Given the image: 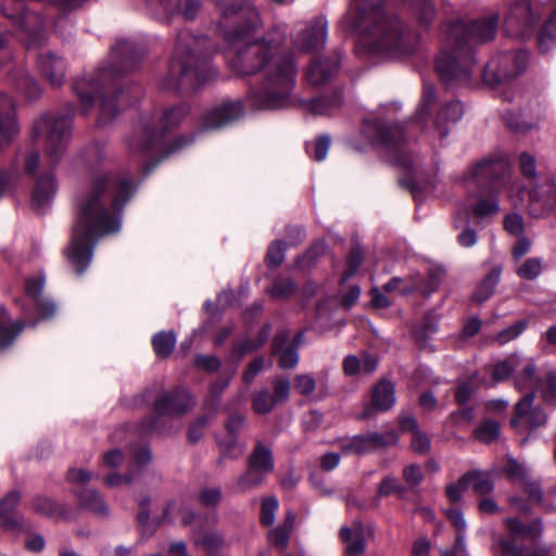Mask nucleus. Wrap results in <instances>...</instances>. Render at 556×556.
I'll list each match as a JSON object with an SVG mask.
<instances>
[{
	"instance_id": "1",
	"label": "nucleus",
	"mask_w": 556,
	"mask_h": 556,
	"mask_svg": "<svg viewBox=\"0 0 556 556\" xmlns=\"http://www.w3.org/2000/svg\"><path fill=\"white\" fill-rule=\"evenodd\" d=\"M129 173H94L88 192L79 202L71 242L65 250L78 275L90 265L98 240L119 231L123 206L136 191Z\"/></svg>"
},
{
	"instance_id": "2",
	"label": "nucleus",
	"mask_w": 556,
	"mask_h": 556,
	"mask_svg": "<svg viewBox=\"0 0 556 556\" xmlns=\"http://www.w3.org/2000/svg\"><path fill=\"white\" fill-rule=\"evenodd\" d=\"M220 13L219 26L229 42V65L238 75L262 72L267 61L280 48V42L267 36L256 37L260 25L256 10L243 0H213Z\"/></svg>"
},
{
	"instance_id": "3",
	"label": "nucleus",
	"mask_w": 556,
	"mask_h": 556,
	"mask_svg": "<svg viewBox=\"0 0 556 556\" xmlns=\"http://www.w3.org/2000/svg\"><path fill=\"white\" fill-rule=\"evenodd\" d=\"M498 25V15L491 14L471 21H456L444 29L445 41L435 67L446 85H463L471 79L476 65L477 46L494 39Z\"/></svg>"
},
{
	"instance_id": "4",
	"label": "nucleus",
	"mask_w": 556,
	"mask_h": 556,
	"mask_svg": "<svg viewBox=\"0 0 556 556\" xmlns=\"http://www.w3.org/2000/svg\"><path fill=\"white\" fill-rule=\"evenodd\" d=\"M390 0H353L346 15L352 28L365 30L361 43L372 55L401 58L413 52L410 35L388 12Z\"/></svg>"
},
{
	"instance_id": "5",
	"label": "nucleus",
	"mask_w": 556,
	"mask_h": 556,
	"mask_svg": "<svg viewBox=\"0 0 556 556\" xmlns=\"http://www.w3.org/2000/svg\"><path fill=\"white\" fill-rule=\"evenodd\" d=\"M112 59L121 62V67L110 66L102 68L91 80H77L74 90L78 96L81 106L87 110L93 102L92 92L101 97L99 124L104 125L112 121L118 113L119 108L131 103V96L124 89L117 88L118 76L136 66L138 54L134 45L125 39H119L112 48ZM134 99H138L140 90L134 89Z\"/></svg>"
},
{
	"instance_id": "6",
	"label": "nucleus",
	"mask_w": 556,
	"mask_h": 556,
	"mask_svg": "<svg viewBox=\"0 0 556 556\" xmlns=\"http://www.w3.org/2000/svg\"><path fill=\"white\" fill-rule=\"evenodd\" d=\"M213 43L206 36L181 30L176 40L168 73L160 80L164 90H194L208 81L215 71L210 63Z\"/></svg>"
},
{
	"instance_id": "7",
	"label": "nucleus",
	"mask_w": 556,
	"mask_h": 556,
	"mask_svg": "<svg viewBox=\"0 0 556 556\" xmlns=\"http://www.w3.org/2000/svg\"><path fill=\"white\" fill-rule=\"evenodd\" d=\"M280 48L262 70V80L253 89L250 100L262 110H280L292 105V92L296 81V66L290 55L280 53Z\"/></svg>"
},
{
	"instance_id": "8",
	"label": "nucleus",
	"mask_w": 556,
	"mask_h": 556,
	"mask_svg": "<svg viewBox=\"0 0 556 556\" xmlns=\"http://www.w3.org/2000/svg\"><path fill=\"white\" fill-rule=\"evenodd\" d=\"M187 113L186 105H178L166 110L162 117H143L128 139L129 149L134 152L155 150L165 132L178 126Z\"/></svg>"
},
{
	"instance_id": "9",
	"label": "nucleus",
	"mask_w": 556,
	"mask_h": 556,
	"mask_svg": "<svg viewBox=\"0 0 556 556\" xmlns=\"http://www.w3.org/2000/svg\"><path fill=\"white\" fill-rule=\"evenodd\" d=\"M33 132L43 141L49 166H56L66 150L71 137L70 118L45 114L35 121Z\"/></svg>"
},
{
	"instance_id": "10",
	"label": "nucleus",
	"mask_w": 556,
	"mask_h": 556,
	"mask_svg": "<svg viewBox=\"0 0 556 556\" xmlns=\"http://www.w3.org/2000/svg\"><path fill=\"white\" fill-rule=\"evenodd\" d=\"M528 60L526 51H514L497 55L485 65L483 78L492 85L505 83L520 75L526 70Z\"/></svg>"
},
{
	"instance_id": "11",
	"label": "nucleus",
	"mask_w": 556,
	"mask_h": 556,
	"mask_svg": "<svg viewBox=\"0 0 556 556\" xmlns=\"http://www.w3.org/2000/svg\"><path fill=\"white\" fill-rule=\"evenodd\" d=\"M540 11L532 0H510L504 20L510 36L527 37L540 18Z\"/></svg>"
},
{
	"instance_id": "12",
	"label": "nucleus",
	"mask_w": 556,
	"mask_h": 556,
	"mask_svg": "<svg viewBox=\"0 0 556 556\" xmlns=\"http://www.w3.org/2000/svg\"><path fill=\"white\" fill-rule=\"evenodd\" d=\"M470 174L478 184L489 185L493 191H501L511 182L507 162L500 156H488L477 162Z\"/></svg>"
},
{
	"instance_id": "13",
	"label": "nucleus",
	"mask_w": 556,
	"mask_h": 556,
	"mask_svg": "<svg viewBox=\"0 0 556 556\" xmlns=\"http://www.w3.org/2000/svg\"><path fill=\"white\" fill-rule=\"evenodd\" d=\"M0 12L12 20L13 25L17 28L21 39L25 45L36 47L45 40L43 21L41 16L34 12H23L21 16L15 17L14 14L8 13L4 8L0 7Z\"/></svg>"
},
{
	"instance_id": "14",
	"label": "nucleus",
	"mask_w": 556,
	"mask_h": 556,
	"mask_svg": "<svg viewBox=\"0 0 556 556\" xmlns=\"http://www.w3.org/2000/svg\"><path fill=\"white\" fill-rule=\"evenodd\" d=\"M273 388V394L267 389L255 391L252 394V407L256 414H269L276 405L289 400L291 383L287 378L275 379Z\"/></svg>"
},
{
	"instance_id": "15",
	"label": "nucleus",
	"mask_w": 556,
	"mask_h": 556,
	"mask_svg": "<svg viewBox=\"0 0 556 556\" xmlns=\"http://www.w3.org/2000/svg\"><path fill=\"white\" fill-rule=\"evenodd\" d=\"M328 23L319 16L314 18L305 28L298 33L294 45L303 51L323 48L327 40Z\"/></svg>"
},
{
	"instance_id": "16",
	"label": "nucleus",
	"mask_w": 556,
	"mask_h": 556,
	"mask_svg": "<svg viewBox=\"0 0 556 556\" xmlns=\"http://www.w3.org/2000/svg\"><path fill=\"white\" fill-rule=\"evenodd\" d=\"M370 141L396 150L404 140L403 127L399 124L384 125L379 122H367L364 128Z\"/></svg>"
},
{
	"instance_id": "17",
	"label": "nucleus",
	"mask_w": 556,
	"mask_h": 556,
	"mask_svg": "<svg viewBox=\"0 0 556 556\" xmlns=\"http://www.w3.org/2000/svg\"><path fill=\"white\" fill-rule=\"evenodd\" d=\"M340 62L341 54L339 52L314 60L305 72L307 83L313 86L328 83L338 72Z\"/></svg>"
},
{
	"instance_id": "18",
	"label": "nucleus",
	"mask_w": 556,
	"mask_h": 556,
	"mask_svg": "<svg viewBox=\"0 0 556 556\" xmlns=\"http://www.w3.org/2000/svg\"><path fill=\"white\" fill-rule=\"evenodd\" d=\"M535 392L530 391L518 401L515 407V416L510 420L514 427L525 422L529 427L535 428L546 422L547 417L544 412L533 406Z\"/></svg>"
},
{
	"instance_id": "19",
	"label": "nucleus",
	"mask_w": 556,
	"mask_h": 556,
	"mask_svg": "<svg viewBox=\"0 0 556 556\" xmlns=\"http://www.w3.org/2000/svg\"><path fill=\"white\" fill-rule=\"evenodd\" d=\"M195 405V400L186 390H176L174 393L162 394L154 404L160 415H182Z\"/></svg>"
},
{
	"instance_id": "20",
	"label": "nucleus",
	"mask_w": 556,
	"mask_h": 556,
	"mask_svg": "<svg viewBox=\"0 0 556 556\" xmlns=\"http://www.w3.org/2000/svg\"><path fill=\"white\" fill-rule=\"evenodd\" d=\"M242 114V106L239 102L222 104L206 112V114L203 117V128H222L240 118Z\"/></svg>"
},
{
	"instance_id": "21",
	"label": "nucleus",
	"mask_w": 556,
	"mask_h": 556,
	"mask_svg": "<svg viewBox=\"0 0 556 556\" xmlns=\"http://www.w3.org/2000/svg\"><path fill=\"white\" fill-rule=\"evenodd\" d=\"M556 208V184L545 181L530 191V213L540 217Z\"/></svg>"
},
{
	"instance_id": "22",
	"label": "nucleus",
	"mask_w": 556,
	"mask_h": 556,
	"mask_svg": "<svg viewBox=\"0 0 556 556\" xmlns=\"http://www.w3.org/2000/svg\"><path fill=\"white\" fill-rule=\"evenodd\" d=\"M18 131L14 102L11 98L0 94V147L9 144Z\"/></svg>"
},
{
	"instance_id": "23",
	"label": "nucleus",
	"mask_w": 556,
	"mask_h": 556,
	"mask_svg": "<svg viewBox=\"0 0 556 556\" xmlns=\"http://www.w3.org/2000/svg\"><path fill=\"white\" fill-rule=\"evenodd\" d=\"M20 501L21 494L17 491H11L0 500V519L4 529L20 530L23 528L24 518L16 510Z\"/></svg>"
},
{
	"instance_id": "24",
	"label": "nucleus",
	"mask_w": 556,
	"mask_h": 556,
	"mask_svg": "<svg viewBox=\"0 0 556 556\" xmlns=\"http://www.w3.org/2000/svg\"><path fill=\"white\" fill-rule=\"evenodd\" d=\"M38 66L51 86L60 87L65 77V63L63 59L47 52L40 54Z\"/></svg>"
},
{
	"instance_id": "25",
	"label": "nucleus",
	"mask_w": 556,
	"mask_h": 556,
	"mask_svg": "<svg viewBox=\"0 0 556 556\" xmlns=\"http://www.w3.org/2000/svg\"><path fill=\"white\" fill-rule=\"evenodd\" d=\"M340 539L345 544L348 556H361L365 553L364 529L362 523L356 522L352 527H342Z\"/></svg>"
},
{
	"instance_id": "26",
	"label": "nucleus",
	"mask_w": 556,
	"mask_h": 556,
	"mask_svg": "<svg viewBox=\"0 0 556 556\" xmlns=\"http://www.w3.org/2000/svg\"><path fill=\"white\" fill-rule=\"evenodd\" d=\"M55 192L56 186L52 175L47 174L38 177L31 194V206L35 210L45 208L50 204Z\"/></svg>"
},
{
	"instance_id": "27",
	"label": "nucleus",
	"mask_w": 556,
	"mask_h": 556,
	"mask_svg": "<svg viewBox=\"0 0 556 556\" xmlns=\"http://www.w3.org/2000/svg\"><path fill=\"white\" fill-rule=\"evenodd\" d=\"M463 116V106L459 102L453 101L444 105L438 113L434 121V130L438 137L442 140L447 137L450 132V124H454Z\"/></svg>"
},
{
	"instance_id": "28",
	"label": "nucleus",
	"mask_w": 556,
	"mask_h": 556,
	"mask_svg": "<svg viewBox=\"0 0 556 556\" xmlns=\"http://www.w3.org/2000/svg\"><path fill=\"white\" fill-rule=\"evenodd\" d=\"M342 367L346 376L372 374L378 367V358L365 352L361 357L351 354L344 357Z\"/></svg>"
},
{
	"instance_id": "29",
	"label": "nucleus",
	"mask_w": 556,
	"mask_h": 556,
	"mask_svg": "<svg viewBox=\"0 0 556 556\" xmlns=\"http://www.w3.org/2000/svg\"><path fill=\"white\" fill-rule=\"evenodd\" d=\"M458 483L463 489L472 486L473 491L481 496L488 495L494 490V483L489 475L480 470L464 473L459 478Z\"/></svg>"
},
{
	"instance_id": "30",
	"label": "nucleus",
	"mask_w": 556,
	"mask_h": 556,
	"mask_svg": "<svg viewBox=\"0 0 556 556\" xmlns=\"http://www.w3.org/2000/svg\"><path fill=\"white\" fill-rule=\"evenodd\" d=\"M77 497L81 508L100 517L109 516V506L97 490H84L77 493Z\"/></svg>"
},
{
	"instance_id": "31",
	"label": "nucleus",
	"mask_w": 556,
	"mask_h": 556,
	"mask_svg": "<svg viewBox=\"0 0 556 556\" xmlns=\"http://www.w3.org/2000/svg\"><path fill=\"white\" fill-rule=\"evenodd\" d=\"M371 403L378 410L390 409L395 403L394 386L388 380L378 382L372 390Z\"/></svg>"
},
{
	"instance_id": "32",
	"label": "nucleus",
	"mask_w": 556,
	"mask_h": 556,
	"mask_svg": "<svg viewBox=\"0 0 556 556\" xmlns=\"http://www.w3.org/2000/svg\"><path fill=\"white\" fill-rule=\"evenodd\" d=\"M248 465L266 476L269 475L275 468L271 450L258 442L249 456Z\"/></svg>"
},
{
	"instance_id": "33",
	"label": "nucleus",
	"mask_w": 556,
	"mask_h": 556,
	"mask_svg": "<svg viewBox=\"0 0 556 556\" xmlns=\"http://www.w3.org/2000/svg\"><path fill=\"white\" fill-rule=\"evenodd\" d=\"M288 340V333L282 331L278 333L273 342L274 353L279 355V365L285 369H290L296 366L299 362V355L295 346H289L282 349V345Z\"/></svg>"
},
{
	"instance_id": "34",
	"label": "nucleus",
	"mask_w": 556,
	"mask_h": 556,
	"mask_svg": "<svg viewBox=\"0 0 556 556\" xmlns=\"http://www.w3.org/2000/svg\"><path fill=\"white\" fill-rule=\"evenodd\" d=\"M340 92L333 93L330 98L321 97L304 101L303 106L314 115H329L341 105Z\"/></svg>"
},
{
	"instance_id": "35",
	"label": "nucleus",
	"mask_w": 556,
	"mask_h": 556,
	"mask_svg": "<svg viewBox=\"0 0 556 556\" xmlns=\"http://www.w3.org/2000/svg\"><path fill=\"white\" fill-rule=\"evenodd\" d=\"M146 4L154 18L168 22L178 14L180 0H146Z\"/></svg>"
},
{
	"instance_id": "36",
	"label": "nucleus",
	"mask_w": 556,
	"mask_h": 556,
	"mask_svg": "<svg viewBox=\"0 0 556 556\" xmlns=\"http://www.w3.org/2000/svg\"><path fill=\"white\" fill-rule=\"evenodd\" d=\"M515 386L519 391L531 389L536 384V366L532 358H522L516 370Z\"/></svg>"
},
{
	"instance_id": "37",
	"label": "nucleus",
	"mask_w": 556,
	"mask_h": 556,
	"mask_svg": "<svg viewBox=\"0 0 556 556\" xmlns=\"http://www.w3.org/2000/svg\"><path fill=\"white\" fill-rule=\"evenodd\" d=\"M502 274L501 266H494L488 275L481 280L477 290L473 293V299L481 303L486 301L494 293V290L500 281Z\"/></svg>"
},
{
	"instance_id": "38",
	"label": "nucleus",
	"mask_w": 556,
	"mask_h": 556,
	"mask_svg": "<svg viewBox=\"0 0 556 556\" xmlns=\"http://www.w3.org/2000/svg\"><path fill=\"white\" fill-rule=\"evenodd\" d=\"M233 372L219 376L210 388L211 399L204 404V409L212 416H216L218 410V397L228 388Z\"/></svg>"
},
{
	"instance_id": "39",
	"label": "nucleus",
	"mask_w": 556,
	"mask_h": 556,
	"mask_svg": "<svg viewBox=\"0 0 556 556\" xmlns=\"http://www.w3.org/2000/svg\"><path fill=\"white\" fill-rule=\"evenodd\" d=\"M521 365L519 354H510L507 358L497 362L492 371V378L495 382H502L508 379L514 371Z\"/></svg>"
},
{
	"instance_id": "40",
	"label": "nucleus",
	"mask_w": 556,
	"mask_h": 556,
	"mask_svg": "<svg viewBox=\"0 0 556 556\" xmlns=\"http://www.w3.org/2000/svg\"><path fill=\"white\" fill-rule=\"evenodd\" d=\"M22 321L10 323L7 313L3 311L0 319V348L9 346L22 332Z\"/></svg>"
},
{
	"instance_id": "41",
	"label": "nucleus",
	"mask_w": 556,
	"mask_h": 556,
	"mask_svg": "<svg viewBox=\"0 0 556 556\" xmlns=\"http://www.w3.org/2000/svg\"><path fill=\"white\" fill-rule=\"evenodd\" d=\"M471 213L479 219L492 217L500 211V204L495 197L490 199L479 198L470 204Z\"/></svg>"
},
{
	"instance_id": "42",
	"label": "nucleus",
	"mask_w": 556,
	"mask_h": 556,
	"mask_svg": "<svg viewBox=\"0 0 556 556\" xmlns=\"http://www.w3.org/2000/svg\"><path fill=\"white\" fill-rule=\"evenodd\" d=\"M454 226L455 228H464L457 236V241L463 248H471L477 243L478 236L476 230L469 227L467 214L465 216H455Z\"/></svg>"
},
{
	"instance_id": "43",
	"label": "nucleus",
	"mask_w": 556,
	"mask_h": 556,
	"mask_svg": "<svg viewBox=\"0 0 556 556\" xmlns=\"http://www.w3.org/2000/svg\"><path fill=\"white\" fill-rule=\"evenodd\" d=\"M33 509L47 517H58L65 514V508L46 496H36L31 503Z\"/></svg>"
},
{
	"instance_id": "44",
	"label": "nucleus",
	"mask_w": 556,
	"mask_h": 556,
	"mask_svg": "<svg viewBox=\"0 0 556 556\" xmlns=\"http://www.w3.org/2000/svg\"><path fill=\"white\" fill-rule=\"evenodd\" d=\"M539 46L542 52H547L556 46V10L545 23L539 37Z\"/></svg>"
},
{
	"instance_id": "45",
	"label": "nucleus",
	"mask_w": 556,
	"mask_h": 556,
	"mask_svg": "<svg viewBox=\"0 0 556 556\" xmlns=\"http://www.w3.org/2000/svg\"><path fill=\"white\" fill-rule=\"evenodd\" d=\"M152 344L155 353L159 356L167 357L174 350L176 344V337L172 331H161L153 337Z\"/></svg>"
},
{
	"instance_id": "46",
	"label": "nucleus",
	"mask_w": 556,
	"mask_h": 556,
	"mask_svg": "<svg viewBox=\"0 0 556 556\" xmlns=\"http://www.w3.org/2000/svg\"><path fill=\"white\" fill-rule=\"evenodd\" d=\"M369 453L375 452L378 448H383L389 445H395L397 443V435L394 431L387 433L371 432L365 434Z\"/></svg>"
},
{
	"instance_id": "47",
	"label": "nucleus",
	"mask_w": 556,
	"mask_h": 556,
	"mask_svg": "<svg viewBox=\"0 0 556 556\" xmlns=\"http://www.w3.org/2000/svg\"><path fill=\"white\" fill-rule=\"evenodd\" d=\"M340 448L345 455H364L369 454L367 440L364 435H355L353 438L343 439L340 442Z\"/></svg>"
},
{
	"instance_id": "48",
	"label": "nucleus",
	"mask_w": 556,
	"mask_h": 556,
	"mask_svg": "<svg viewBox=\"0 0 556 556\" xmlns=\"http://www.w3.org/2000/svg\"><path fill=\"white\" fill-rule=\"evenodd\" d=\"M265 478V473L248 465L247 471L238 478L237 484L241 491H248L261 485Z\"/></svg>"
},
{
	"instance_id": "49",
	"label": "nucleus",
	"mask_w": 556,
	"mask_h": 556,
	"mask_svg": "<svg viewBox=\"0 0 556 556\" xmlns=\"http://www.w3.org/2000/svg\"><path fill=\"white\" fill-rule=\"evenodd\" d=\"M295 282L287 277L277 278L269 289V293L271 296L277 299H288L292 296L296 292Z\"/></svg>"
},
{
	"instance_id": "50",
	"label": "nucleus",
	"mask_w": 556,
	"mask_h": 556,
	"mask_svg": "<svg viewBox=\"0 0 556 556\" xmlns=\"http://www.w3.org/2000/svg\"><path fill=\"white\" fill-rule=\"evenodd\" d=\"M542 273V260L539 257H530L526 260L517 269V275L527 280L538 278Z\"/></svg>"
},
{
	"instance_id": "51",
	"label": "nucleus",
	"mask_w": 556,
	"mask_h": 556,
	"mask_svg": "<svg viewBox=\"0 0 556 556\" xmlns=\"http://www.w3.org/2000/svg\"><path fill=\"white\" fill-rule=\"evenodd\" d=\"M526 328H527V321L519 320V321L510 325L509 327L503 329L502 331H500L494 337V341H496L497 343H500L502 345L506 344L509 341H513L516 338H518L525 331Z\"/></svg>"
},
{
	"instance_id": "52",
	"label": "nucleus",
	"mask_w": 556,
	"mask_h": 556,
	"mask_svg": "<svg viewBox=\"0 0 556 556\" xmlns=\"http://www.w3.org/2000/svg\"><path fill=\"white\" fill-rule=\"evenodd\" d=\"M500 434V425L494 420L483 422L476 431L475 437L483 443L493 442Z\"/></svg>"
},
{
	"instance_id": "53",
	"label": "nucleus",
	"mask_w": 556,
	"mask_h": 556,
	"mask_svg": "<svg viewBox=\"0 0 556 556\" xmlns=\"http://www.w3.org/2000/svg\"><path fill=\"white\" fill-rule=\"evenodd\" d=\"M331 139L328 135L319 136L313 143H308L306 149L308 152L313 150V157L317 162H321L326 159L330 148Z\"/></svg>"
},
{
	"instance_id": "54",
	"label": "nucleus",
	"mask_w": 556,
	"mask_h": 556,
	"mask_svg": "<svg viewBox=\"0 0 556 556\" xmlns=\"http://www.w3.org/2000/svg\"><path fill=\"white\" fill-rule=\"evenodd\" d=\"M294 389L301 395H311L316 389V380L308 374L296 375L293 379Z\"/></svg>"
},
{
	"instance_id": "55",
	"label": "nucleus",
	"mask_w": 556,
	"mask_h": 556,
	"mask_svg": "<svg viewBox=\"0 0 556 556\" xmlns=\"http://www.w3.org/2000/svg\"><path fill=\"white\" fill-rule=\"evenodd\" d=\"M278 509V500L274 496L267 497L262 503L261 522L264 526H271L275 521L276 511Z\"/></svg>"
},
{
	"instance_id": "56",
	"label": "nucleus",
	"mask_w": 556,
	"mask_h": 556,
	"mask_svg": "<svg viewBox=\"0 0 556 556\" xmlns=\"http://www.w3.org/2000/svg\"><path fill=\"white\" fill-rule=\"evenodd\" d=\"M16 87L21 91H23L25 93V96L30 100L38 98L40 94V88H39L37 81L27 74H23L18 78V80L16 83Z\"/></svg>"
},
{
	"instance_id": "57",
	"label": "nucleus",
	"mask_w": 556,
	"mask_h": 556,
	"mask_svg": "<svg viewBox=\"0 0 556 556\" xmlns=\"http://www.w3.org/2000/svg\"><path fill=\"white\" fill-rule=\"evenodd\" d=\"M435 101V89L431 84L425 83L421 105L417 110L416 118L421 121L429 112V108Z\"/></svg>"
},
{
	"instance_id": "58",
	"label": "nucleus",
	"mask_w": 556,
	"mask_h": 556,
	"mask_svg": "<svg viewBox=\"0 0 556 556\" xmlns=\"http://www.w3.org/2000/svg\"><path fill=\"white\" fill-rule=\"evenodd\" d=\"M285 260V244L282 241H274L267 251L266 262L269 266L278 267Z\"/></svg>"
},
{
	"instance_id": "59",
	"label": "nucleus",
	"mask_w": 556,
	"mask_h": 556,
	"mask_svg": "<svg viewBox=\"0 0 556 556\" xmlns=\"http://www.w3.org/2000/svg\"><path fill=\"white\" fill-rule=\"evenodd\" d=\"M205 412H206V415L199 417L190 426V428L188 430V440L191 443H197L202 438L203 430L206 427L208 420L214 417L207 410H205Z\"/></svg>"
},
{
	"instance_id": "60",
	"label": "nucleus",
	"mask_w": 556,
	"mask_h": 556,
	"mask_svg": "<svg viewBox=\"0 0 556 556\" xmlns=\"http://www.w3.org/2000/svg\"><path fill=\"white\" fill-rule=\"evenodd\" d=\"M291 531L279 526L277 528H274L268 533V541L274 546L283 549L287 547L289 543Z\"/></svg>"
},
{
	"instance_id": "61",
	"label": "nucleus",
	"mask_w": 556,
	"mask_h": 556,
	"mask_svg": "<svg viewBox=\"0 0 556 556\" xmlns=\"http://www.w3.org/2000/svg\"><path fill=\"white\" fill-rule=\"evenodd\" d=\"M195 544L202 545L207 551H218L224 545V538L215 531H206Z\"/></svg>"
},
{
	"instance_id": "62",
	"label": "nucleus",
	"mask_w": 556,
	"mask_h": 556,
	"mask_svg": "<svg viewBox=\"0 0 556 556\" xmlns=\"http://www.w3.org/2000/svg\"><path fill=\"white\" fill-rule=\"evenodd\" d=\"M326 253V245L321 242L314 244L305 255L298 258V266L305 269L308 265L315 262L319 256Z\"/></svg>"
},
{
	"instance_id": "63",
	"label": "nucleus",
	"mask_w": 556,
	"mask_h": 556,
	"mask_svg": "<svg viewBox=\"0 0 556 556\" xmlns=\"http://www.w3.org/2000/svg\"><path fill=\"white\" fill-rule=\"evenodd\" d=\"M18 181L15 170L0 169V198L10 192Z\"/></svg>"
},
{
	"instance_id": "64",
	"label": "nucleus",
	"mask_w": 556,
	"mask_h": 556,
	"mask_svg": "<svg viewBox=\"0 0 556 556\" xmlns=\"http://www.w3.org/2000/svg\"><path fill=\"white\" fill-rule=\"evenodd\" d=\"M504 228L513 236L520 237L523 233V219L521 215L513 213L504 218Z\"/></svg>"
}]
</instances>
